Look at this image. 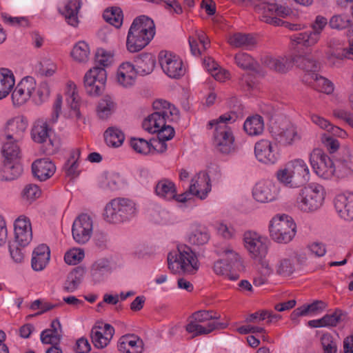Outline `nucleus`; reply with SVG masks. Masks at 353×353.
Returning <instances> with one entry per match:
<instances>
[{
    "label": "nucleus",
    "mask_w": 353,
    "mask_h": 353,
    "mask_svg": "<svg viewBox=\"0 0 353 353\" xmlns=\"http://www.w3.org/2000/svg\"><path fill=\"white\" fill-rule=\"evenodd\" d=\"M235 63L243 70H256V61L246 52H239L234 56Z\"/></svg>",
    "instance_id": "e2e57ef3"
},
{
    "label": "nucleus",
    "mask_w": 353,
    "mask_h": 353,
    "mask_svg": "<svg viewBox=\"0 0 353 353\" xmlns=\"http://www.w3.org/2000/svg\"><path fill=\"white\" fill-rule=\"evenodd\" d=\"M65 97L67 105L72 110H77L80 104V98L77 90V85L74 82H67L65 86Z\"/></svg>",
    "instance_id": "4d7b16f0"
},
{
    "label": "nucleus",
    "mask_w": 353,
    "mask_h": 353,
    "mask_svg": "<svg viewBox=\"0 0 353 353\" xmlns=\"http://www.w3.org/2000/svg\"><path fill=\"white\" fill-rule=\"evenodd\" d=\"M81 282V274L79 271L74 270L70 272L65 281L63 288L68 292H74Z\"/></svg>",
    "instance_id": "774afa93"
},
{
    "label": "nucleus",
    "mask_w": 353,
    "mask_h": 353,
    "mask_svg": "<svg viewBox=\"0 0 353 353\" xmlns=\"http://www.w3.org/2000/svg\"><path fill=\"white\" fill-rule=\"evenodd\" d=\"M155 26L153 20L145 15L136 17L128 32L126 48L130 52H137L145 46L154 38Z\"/></svg>",
    "instance_id": "f257e3e1"
},
{
    "label": "nucleus",
    "mask_w": 353,
    "mask_h": 353,
    "mask_svg": "<svg viewBox=\"0 0 353 353\" xmlns=\"http://www.w3.org/2000/svg\"><path fill=\"white\" fill-rule=\"evenodd\" d=\"M12 161H4L2 167L0 168V179L4 181H11L19 177L23 172V166Z\"/></svg>",
    "instance_id": "37998d69"
},
{
    "label": "nucleus",
    "mask_w": 353,
    "mask_h": 353,
    "mask_svg": "<svg viewBox=\"0 0 353 353\" xmlns=\"http://www.w3.org/2000/svg\"><path fill=\"white\" fill-rule=\"evenodd\" d=\"M51 327L43 330L41 334V341L43 343L57 345L61 339V324L58 320L51 323Z\"/></svg>",
    "instance_id": "de8ad7c7"
},
{
    "label": "nucleus",
    "mask_w": 353,
    "mask_h": 353,
    "mask_svg": "<svg viewBox=\"0 0 353 353\" xmlns=\"http://www.w3.org/2000/svg\"><path fill=\"white\" fill-rule=\"evenodd\" d=\"M215 253L220 259H223L224 261L236 267L243 265V259L241 254L231 243H225L217 246Z\"/></svg>",
    "instance_id": "f704fd0d"
},
{
    "label": "nucleus",
    "mask_w": 353,
    "mask_h": 353,
    "mask_svg": "<svg viewBox=\"0 0 353 353\" xmlns=\"http://www.w3.org/2000/svg\"><path fill=\"white\" fill-rule=\"evenodd\" d=\"M20 141L21 139L17 138L2 137L1 152L4 161H17L21 158Z\"/></svg>",
    "instance_id": "72a5a7b5"
},
{
    "label": "nucleus",
    "mask_w": 353,
    "mask_h": 353,
    "mask_svg": "<svg viewBox=\"0 0 353 353\" xmlns=\"http://www.w3.org/2000/svg\"><path fill=\"white\" fill-rule=\"evenodd\" d=\"M243 130L251 137L261 135L264 130L263 119L259 115L248 117L244 122Z\"/></svg>",
    "instance_id": "a18cd8bd"
},
{
    "label": "nucleus",
    "mask_w": 353,
    "mask_h": 353,
    "mask_svg": "<svg viewBox=\"0 0 353 353\" xmlns=\"http://www.w3.org/2000/svg\"><path fill=\"white\" fill-rule=\"evenodd\" d=\"M210 234L208 228L199 223H192L187 234L188 242L194 246H201L208 243Z\"/></svg>",
    "instance_id": "cd10ccee"
},
{
    "label": "nucleus",
    "mask_w": 353,
    "mask_h": 353,
    "mask_svg": "<svg viewBox=\"0 0 353 353\" xmlns=\"http://www.w3.org/2000/svg\"><path fill=\"white\" fill-rule=\"evenodd\" d=\"M272 133L276 140L285 145H292L301 139V134L298 128L287 121L280 125L272 126Z\"/></svg>",
    "instance_id": "412c9836"
},
{
    "label": "nucleus",
    "mask_w": 353,
    "mask_h": 353,
    "mask_svg": "<svg viewBox=\"0 0 353 353\" xmlns=\"http://www.w3.org/2000/svg\"><path fill=\"white\" fill-rule=\"evenodd\" d=\"M254 5L256 12L260 19L267 23L280 26L283 21L276 17H286L290 15L291 9L285 6L270 3V0H257Z\"/></svg>",
    "instance_id": "f8f14e48"
},
{
    "label": "nucleus",
    "mask_w": 353,
    "mask_h": 353,
    "mask_svg": "<svg viewBox=\"0 0 353 353\" xmlns=\"http://www.w3.org/2000/svg\"><path fill=\"white\" fill-rule=\"evenodd\" d=\"M214 229L217 234L225 240L234 239L236 236V228L230 223L219 221L215 223Z\"/></svg>",
    "instance_id": "052dcab7"
},
{
    "label": "nucleus",
    "mask_w": 353,
    "mask_h": 353,
    "mask_svg": "<svg viewBox=\"0 0 353 353\" xmlns=\"http://www.w3.org/2000/svg\"><path fill=\"white\" fill-rule=\"evenodd\" d=\"M219 319L220 316L213 310L196 311L188 318L185 330L192 338L209 334L222 327V324L217 321Z\"/></svg>",
    "instance_id": "1a4fd4ad"
},
{
    "label": "nucleus",
    "mask_w": 353,
    "mask_h": 353,
    "mask_svg": "<svg viewBox=\"0 0 353 353\" xmlns=\"http://www.w3.org/2000/svg\"><path fill=\"white\" fill-rule=\"evenodd\" d=\"M104 139L108 145L118 148L123 144L125 135L119 128L110 127L104 132Z\"/></svg>",
    "instance_id": "3c124183"
},
{
    "label": "nucleus",
    "mask_w": 353,
    "mask_h": 353,
    "mask_svg": "<svg viewBox=\"0 0 353 353\" xmlns=\"http://www.w3.org/2000/svg\"><path fill=\"white\" fill-rule=\"evenodd\" d=\"M325 196L326 191L323 185L318 183H310L299 190L295 206L303 213H314L323 205Z\"/></svg>",
    "instance_id": "6e6552de"
},
{
    "label": "nucleus",
    "mask_w": 353,
    "mask_h": 353,
    "mask_svg": "<svg viewBox=\"0 0 353 353\" xmlns=\"http://www.w3.org/2000/svg\"><path fill=\"white\" fill-rule=\"evenodd\" d=\"M298 256L295 252H292L288 257L281 259L276 265V272L279 274H288L293 270V258Z\"/></svg>",
    "instance_id": "680f3d73"
},
{
    "label": "nucleus",
    "mask_w": 353,
    "mask_h": 353,
    "mask_svg": "<svg viewBox=\"0 0 353 353\" xmlns=\"http://www.w3.org/2000/svg\"><path fill=\"white\" fill-rule=\"evenodd\" d=\"M103 17L106 22L117 28H119L123 23V12L118 7L107 8L103 14Z\"/></svg>",
    "instance_id": "864d4df0"
},
{
    "label": "nucleus",
    "mask_w": 353,
    "mask_h": 353,
    "mask_svg": "<svg viewBox=\"0 0 353 353\" xmlns=\"http://www.w3.org/2000/svg\"><path fill=\"white\" fill-rule=\"evenodd\" d=\"M254 154L258 161L268 165L276 163L281 157L277 144L268 139L255 143Z\"/></svg>",
    "instance_id": "a211bd4d"
},
{
    "label": "nucleus",
    "mask_w": 353,
    "mask_h": 353,
    "mask_svg": "<svg viewBox=\"0 0 353 353\" xmlns=\"http://www.w3.org/2000/svg\"><path fill=\"white\" fill-rule=\"evenodd\" d=\"M228 41L234 48H250L255 44V39L252 35L241 32L231 34Z\"/></svg>",
    "instance_id": "09e8293b"
},
{
    "label": "nucleus",
    "mask_w": 353,
    "mask_h": 353,
    "mask_svg": "<svg viewBox=\"0 0 353 353\" xmlns=\"http://www.w3.org/2000/svg\"><path fill=\"white\" fill-rule=\"evenodd\" d=\"M275 176L278 182L283 186L292 189L299 188L296 182L294 181V179L292 176L290 171L285 164L277 170Z\"/></svg>",
    "instance_id": "5fc2aeb1"
},
{
    "label": "nucleus",
    "mask_w": 353,
    "mask_h": 353,
    "mask_svg": "<svg viewBox=\"0 0 353 353\" xmlns=\"http://www.w3.org/2000/svg\"><path fill=\"white\" fill-rule=\"evenodd\" d=\"M158 57L161 69L168 77L179 79L185 74V65L178 55L169 51H161Z\"/></svg>",
    "instance_id": "4468645a"
},
{
    "label": "nucleus",
    "mask_w": 353,
    "mask_h": 353,
    "mask_svg": "<svg viewBox=\"0 0 353 353\" xmlns=\"http://www.w3.org/2000/svg\"><path fill=\"white\" fill-rule=\"evenodd\" d=\"M209 63L212 64V68H208V72L218 81L225 82L230 79V72L224 68H221L214 60L210 59Z\"/></svg>",
    "instance_id": "0e129e2a"
},
{
    "label": "nucleus",
    "mask_w": 353,
    "mask_h": 353,
    "mask_svg": "<svg viewBox=\"0 0 353 353\" xmlns=\"http://www.w3.org/2000/svg\"><path fill=\"white\" fill-rule=\"evenodd\" d=\"M242 243L250 257L270 273V263L267 256L271 242L268 237L256 230H248L243 234Z\"/></svg>",
    "instance_id": "f03ea898"
},
{
    "label": "nucleus",
    "mask_w": 353,
    "mask_h": 353,
    "mask_svg": "<svg viewBox=\"0 0 353 353\" xmlns=\"http://www.w3.org/2000/svg\"><path fill=\"white\" fill-rule=\"evenodd\" d=\"M121 183L120 175L115 172H103L98 177L99 186L106 191H114Z\"/></svg>",
    "instance_id": "ea45409f"
},
{
    "label": "nucleus",
    "mask_w": 353,
    "mask_h": 353,
    "mask_svg": "<svg viewBox=\"0 0 353 353\" xmlns=\"http://www.w3.org/2000/svg\"><path fill=\"white\" fill-rule=\"evenodd\" d=\"M334 207L341 218L353 220V193L338 194L334 199Z\"/></svg>",
    "instance_id": "c85d7f7f"
},
{
    "label": "nucleus",
    "mask_w": 353,
    "mask_h": 353,
    "mask_svg": "<svg viewBox=\"0 0 353 353\" xmlns=\"http://www.w3.org/2000/svg\"><path fill=\"white\" fill-rule=\"evenodd\" d=\"M152 108L154 112L145 117L142 122L143 129L148 133H157L165 126V123L176 121L179 118V110L165 100H155Z\"/></svg>",
    "instance_id": "20e7f679"
},
{
    "label": "nucleus",
    "mask_w": 353,
    "mask_h": 353,
    "mask_svg": "<svg viewBox=\"0 0 353 353\" xmlns=\"http://www.w3.org/2000/svg\"><path fill=\"white\" fill-rule=\"evenodd\" d=\"M235 121L234 114L226 113L209 121L208 129H214L213 143L223 154H230L235 150L234 137L228 123Z\"/></svg>",
    "instance_id": "423d86ee"
},
{
    "label": "nucleus",
    "mask_w": 353,
    "mask_h": 353,
    "mask_svg": "<svg viewBox=\"0 0 353 353\" xmlns=\"http://www.w3.org/2000/svg\"><path fill=\"white\" fill-rule=\"evenodd\" d=\"M137 76L138 72L135 70V65L129 61H125L118 66L115 79L119 85L128 88L134 85Z\"/></svg>",
    "instance_id": "393cba45"
},
{
    "label": "nucleus",
    "mask_w": 353,
    "mask_h": 353,
    "mask_svg": "<svg viewBox=\"0 0 353 353\" xmlns=\"http://www.w3.org/2000/svg\"><path fill=\"white\" fill-rule=\"evenodd\" d=\"M296 182L299 188L310 179V171L307 163L302 159L296 158L285 163Z\"/></svg>",
    "instance_id": "b1692460"
},
{
    "label": "nucleus",
    "mask_w": 353,
    "mask_h": 353,
    "mask_svg": "<svg viewBox=\"0 0 353 353\" xmlns=\"http://www.w3.org/2000/svg\"><path fill=\"white\" fill-rule=\"evenodd\" d=\"M1 18L5 24L10 26L26 28L30 25L29 20L26 17H12L6 12H2Z\"/></svg>",
    "instance_id": "338daca9"
},
{
    "label": "nucleus",
    "mask_w": 353,
    "mask_h": 353,
    "mask_svg": "<svg viewBox=\"0 0 353 353\" xmlns=\"http://www.w3.org/2000/svg\"><path fill=\"white\" fill-rule=\"evenodd\" d=\"M316 63H318L316 61ZM318 64V69L315 71H305L306 72L305 81L308 83H312L313 86L319 92H323L326 94H330L334 91V84L327 79L321 76H319L316 72L319 70L320 66Z\"/></svg>",
    "instance_id": "e433bc0d"
},
{
    "label": "nucleus",
    "mask_w": 353,
    "mask_h": 353,
    "mask_svg": "<svg viewBox=\"0 0 353 353\" xmlns=\"http://www.w3.org/2000/svg\"><path fill=\"white\" fill-rule=\"evenodd\" d=\"M280 188L273 181H263L255 184L252 189V197L259 203H268L276 201Z\"/></svg>",
    "instance_id": "6ab92c4d"
},
{
    "label": "nucleus",
    "mask_w": 353,
    "mask_h": 353,
    "mask_svg": "<svg viewBox=\"0 0 353 353\" xmlns=\"http://www.w3.org/2000/svg\"><path fill=\"white\" fill-rule=\"evenodd\" d=\"M114 334V327L108 323L96 325L91 330V338L94 345L97 348L106 347Z\"/></svg>",
    "instance_id": "a878e982"
},
{
    "label": "nucleus",
    "mask_w": 353,
    "mask_h": 353,
    "mask_svg": "<svg viewBox=\"0 0 353 353\" xmlns=\"http://www.w3.org/2000/svg\"><path fill=\"white\" fill-rule=\"evenodd\" d=\"M111 272L110 261L107 259H99L91 266L90 276L95 283L103 281Z\"/></svg>",
    "instance_id": "58836bf2"
},
{
    "label": "nucleus",
    "mask_w": 353,
    "mask_h": 353,
    "mask_svg": "<svg viewBox=\"0 0 353 353\" xmlns=\"http://www.w3.org/2000/svg\"><path fill=\"white\" fill-rule=\"evenodd\" d=\"M135 70L138 75H145L151 73L154 68L155 61L152 55L148 54H141L136 61Z\"/></svg>",
    "instance_id": "603ef678"
},
{
    "label": "nucleus",
    "mask_w": 353,
    "mask_h": 353,
    "mask_svg": "<svg viewBox=\"0 0 353 353\" xmlns=\"http://www.w3.org/2000/svg\"><path fill=\"white\" fill-rule=\"evenodd\" d=\"M188 41L191 52L194 56L201 55L210 46L209 39L205 32L197 28H193L191 30Z\"/></svg>",
    "instance_id": "7c9ffc66"
},
{
    "label": "nucleus",
    "mask_w": 353,
    "mask_h": 353,
    "mask_svg": "<svg viewBox=\"0 0 353 353\" xmlns=\"http://www.w3.org/2000/svg\"><path fill=\"white\" fill-rule=\"evenodd\" d=\"M81 0H66L58 8L59 12L70 26L77 27L79 23V12L82 6Z\"/></svg>",
    "instance_id": "bb28decb"
},
{
    "label": "nucleus",
    "mask_w": 353,
    "mask_h": 353,
    "mask_svg": "<svg viewBox=\"0 0 353 353\" xmlns=\"http://www.w3.org/2000/svg\"><path fill=\"white\" fill-rule=\"evenodd\" d=\"M236 266L224 261L223 259H219L213 264V272L218 276H222L230 281H236L239 275L232 272V269Z\"/></svg>",
    "instance_id": "49530a36"
},
{
    "label": "nucleus",
    "mask_w": 353,
    "mask_h": 353,
    "mask_svg": "<svg viewBox=\"0 0 353 353\" xmlns=\"http://www.w3.org/2000/svg\"><path fill=\"white\" fill-rule=\"evenodd\" d=\"M151 220L158 224H168L172 221L170 213L159 206H154L148 211Z\"/></svg>",
    "instance_id": "bf43d9fd"
},
{
    "label": "nucleus",
    "mask_w": 353,
    "mask_h": 353,
    "mask_svg": "<svg viewBox=\"0 0 353 353\" xmlns=\"http://www.w3.org/2000/svg\"><path fill=\"white\" fill-rule=\"evenodd\" d=\"M41 191L38 185L28 184L21 192V197L25 202L32 203L41 196Z\"/></svg>",
    "instance_id": "69168bd1"
},
{
    "label": "nucleus",
    "mask_w": 353,
    "mask_h": 353,
    "mask_svg": "<svg viewBox=\"0 0 353 353\" xmlns=\"http://www.w3.org/2000/svg\"><path fill=\"white\" fill-rule=\"evenodd\" d=\"M117 347L120 353H142L143 342L137 335L125 334L119 339Z\"/></svg>",
    "instance_id": "473e14b6"
},
{
    "label": "nucleus",
    "mask_w": 353,
    "mask_h": 353,
    "mask_svg": "<svg viewBox=\"0 0 353 353\" xmlns=\"http://www.w3.org/2000/svg\"><path fill=\"white\" fill-rule=\"evenodd\" d=\"M50 260V250L45 244H40L32 251L31 268L35 272H41L46 268Z\"/></svg>",
    "instance_id": "c756f323"
},
{
    "label": "nucleus",
    "mask_w": 353,
    "mask_h": 353,
    "mask_svg": "<svg viewBox=\"0 0 353 353\" xmlns=\"http://www.w3.org/2000/svg\"><path fill=\"white\" fill-rule=\"evenodd\" d=\"M15 85L13 72L6 68H0V100L6 98Z\"/></svg>",
    "instance_id": "4c0bfd02"
},
{
    "label": "nucleus",
    "mask_w": 353,
    "mask_h": 353,
    "mask_svg": "<svg viewBox=\"0 0 353 353\" xmlns=\"http://www.w3.org/2000/svg\"><path fill=\"white\" fill-rule=\"evenodd\" d=\"M29 125L28 118L23 114L10 117L4 123L1 130V137L21 139Z\"/></svg>",
    "instance_id": "aec40b11"
},
{
    "label": "nucleus",
    "mask_w": 353,
    "mask_h": 353,
    "mask_svg": "<svg viewBox=\"0 0 353 353\" xmlns=\"http://www.w3.org/2000/svg\"><path fill=\"white\" fill-rule=\"evenodd\" d=\"M334 179H343L353 177V164L344 159L334 161Z\"/></svg>",
    "instance_id": "8fccbe9b"
},
{
    "label": "nucleus",
    "mask_w": 353,
    "mask_h": 353,
    "mask_svg": "<svg viewBox=\"0 0 353 353\" xmlns=\"http://www.w3.org/2000/svg\"><path fill=\"white\" fill-rule=\"evenodd\" d=\"M262 64L271 70L285 73L296 65L304 71H315L319 66L310 53L304 55L274 57L265 55L261 59Z\"/></svg>",
    "instance_id": "39448f33"
},
{
    "label": "nucleus",
    "mask_w": 353,
    "mask_h": 353,
    "mask_svg": "<svg viewBox=\"0 0 353 353\" xmlns=\"http://www.w3.org/2000/svg\"><path fill=\"white\" fill-rule=\"evenodd\" d=\"M32 170L35 178L41 181H44L54 175L56 172V166L48 158L39 159L33 162Z\"/></svg>",
    "instance_id": "2f4dec72"
},
{
    "label": "nucleus",
    "mask_w": 353,
    "mask_h": 353,
    "mask_svg": "<svg viewBox=\"0 0 353 353\" xmlns=\"http://www.w3.org/2000/svg\"><path fill=\"white\" fill-rule=\"evenodd\" d=\"M107 72L104 68L94 66L84 75L83 85L86 92L91 96L99 95L106 82Z\"/></svg>",
    "instance_id": "f3484780"
},
{
    "label": "nucleus",
    "mask_w": 353,
    "mask_h": 353,
    "mask_svg": "<svg viewBox=\"0 0 353 353\" xmlns=\"http://www.w3.org/2000/svg\"><path fill=\"white\" fill-rule=\"evenodd\" d=\"M321 38L312 30H306L290 37V41L294 45L301 46L305 48L314 46Z\"/></svg>",
    "instance_id": "79ce46f5"
},
{
    "label": "nucleus",
    "mask_w": 353,
    "mask_h": 353,
    "mask_svg": "<svg viewBox=\"0 0 353 353\" xmlns=\"http://www.w3.org/2000/svg\"><path fill=\"white\" fill-rule=\"evenodd\" d=\"M309 162L319 178L323 180L334 179V161L322 150L314 149L310 154Z\"/></svg>",
    "instance_id": "ddd939ff"
},
{
    "label": "nucleus",
    "mask_w": 353,
    "mask_h": 353,
    "mask_svg": "<svg viewBox=\"0 0 353 353\" xmlns=\"http://www.w3.org/2000/svg\"><path fill=\"white\" fill-rule=\"evenodd\" d=\"M95 61L102 68H108L114 62V52L113 50L99 48L96 50Z\"/></svg>",
    "instance_id": "13d9d810"
},
{
    "label": "nucleus",
    "mask_w": 353,
    "mask_h": 353,
    "mask_svg": "<svg viewBox=\"0 0 353 353\" xmlns=\"http://www.w3.org/2000/svg\"><path fill=\"white\" fill-rule=\"evenodd\" d=\"M137 213L138 208L134 201L128 198L117 197L105 204L103 217L109 223L121 224L130 221Z\"/></svg>",
    "instance_id": "0eeeda50"
},
{
    "label": "nucleus",
    "mask_w": 353,
    "mask_h": 353,
    "mask_svg": "<svg viewBox=\"0 0 353 353\" xmlns=\"http://www.w3.org/2000/svg\"><path fill=\"white\" fill-rule=\"evenodd\" d=\"M268 233L274 242L287 244L294 238L296 233V225L294 219L289 215L277 214L268 223Z\"/></svg>",
    "instance_id": "9d476101"
},
{
    "label": "nucleus",
    "mask_w": 353,
    "mask_h": 353,
    "mask_svg": "<svg viewBox=\"0 0 353 353\" xmlns=\"http://www.w3.org/2000/svg\"><path fill=\"white\" fill-rule=\"evenodd\" d=\"M168 268L173 274L193 275L200 268L197 254L188 245L181 244L167 256Z\"/></svg>",
    "instance_id": "7ed1b4c3"
},
{
    "label": "nucleus",
    "mask_w": 353,
    "mask_h": 353,
    "mask_svg": "<svg viewBox=\"0 0 353 353\" xmlns=\"http://www.w3.org/2000/svg\"><path fill=\"white\" fill-rule=\"evenodd\" d=\"M70 54L75 61L86 62L90 55V47L85 41H80L74 46Z\"/></svg>",
    "instance_id": "6e6d98bb"
},
{
    "label": "nucleus",
    "mask_w": 353,
    "mask_h": 353,
    "mask_svg": "<svg viewBox=\"0 0 353 353\" xmlns=\"http://www.w3.org/2000/svg\"><path fill=\"white\" fill-rule=\"evenodd\" d=\"M63 98L57 95L52 105V113L49 119L37 118L32 124L30 137L37 143H43L49 139L52 130V125L58 121L61 112Z\"/></svg>",
    "instance_id": "9b49d317"
},
{
    "label": "nucleus",
    "mask_w": 353,
    "mask_h": 353,
    "mask_svg": "<svg viewBox=\"0 0 353 353\" xmlns=\"http://www.w3.org/2000/svg\"><path fill=\"white\" fill-rule=\"evenodd\" d=\"M16 242L22 247L27 246L32 239V225L29 217L21 214L14 221Z\"/></svg>",
    "instance_id": "4be33fe9"
},
{
    "label": "nucleus",
    "mask_w": 353,
    "mask_h": 353,
    "mask_svg": "<svg viewBox=\"0 0 353 353\" xmlns=\"http://www.w3.org/2000/svg\"><path fill=\"white\" fill-rule=\"evenodd\" d=\"M176 193L175 183L168 179L159 180L155 185V194L160 198L168 201H173Z\"/></svg>",
    "instance_id": "a19ab883"
},
{
    "label": "nucleus",
    "mask_w": 353,
    "mask_h": 353,
    "mask_svg": "<svg viewBox=\"0 0 353 353\" xmlns=\"http://www.w3.org/2000/svg\"><path fill=\"white\" fill-rule=\"evenodd\" d=\"M93 230V217L88 214H81L74 219L72 224L73 239L79 244H84L90 239Z\"/></svg>",
    "instance_id": "dca6fc26"
},
{
    "label": "nucleus",
    "mask_w": 353,
    "mask_h": 353,
    "mask_svg": "<svg viewBox=\"0 0 353 353\" xmlns=\"http://www.w3.org/2000/svg\"><path fill=\"white\" fill-rule=\"evenodd\" d=\"M212 190V183L209 175L205 172H200L191 179L189 191L192 196L204 200Z\"/></svg>",
    "instance_id": "5701e85b"
},
{
    "label": "nucleus",
    "mask_w": 353,
    "mask_h": 353,
    "mask_svg": "<svg viewBox=\"0 0 353 353\" xmlns=\"http://www.w3.org/2000/svg\"><path fill=\"white\" fill-rule=\"evenodd\" d=\"M117 104L110 96L101 98L97 106V114L100 119H108L116 110Z\"/></svg>",
    "instance_id": "c03bdc74"
},
{
    "label": "nucleus",
    "mask_w": 353,
    "mask_h": 353,
    "mask_svg": "<svg viewBox=\"0 0 353 353\" xmlns=\"http://www.w3.org/2000/svg\"><path fill=\"white\" fill-rule=\"evenodd\" d=\"M327 307V304L322 301H315L310 304L303 305L295 309L291 314V319L298 321L300 316H316L321 314Z\"/></svg>",
    "instance_id": "c9c22d12"
},
{
    "label": "nucleus",
    "mask_w": 353,
    "mask_h": 353,
    "mask_svg": "<svg viewBox=\"0 0 353 353\" xmlns=\"http://www.w3.org/2000/svg\"><path fill=\"white\" fill-rule=\"evenodd\" d=\"M37 82L32 77H23L11 91V100L14 107L19 108L25 105L36 91Z\"/></svg>",
    "instance_id": "2eb2a0df"
}]
</instances>
